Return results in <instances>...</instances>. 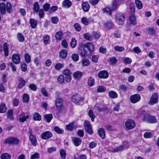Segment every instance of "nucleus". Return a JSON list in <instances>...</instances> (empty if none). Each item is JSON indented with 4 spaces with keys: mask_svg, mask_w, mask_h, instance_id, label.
<instances>
[{
    "mask_svg": "<svg viewBox=\"0 0 159 159\" xmlns=\"http://www.w3.org/2000/svg\"><path fill=\"white\" fill-rule=\"evenodd\" d=\"M125 125L127 129L131 130L133 129L135 127V123L134 120L128 119L125 122Z\"/></svg>",
    "mask_w": 159,
    "mask_h": 159,
    "instance_id": "39448f33",
    "label": "nucleus"
},
{
    "mask_svg": "<svg viewBox=\"0 0 159 159\" xmlns=\"http://www.w3.org/2000/svg\"><path fill=\"white\" fill-rule=\"evenodd\" d=\"M94 83V79L91 77H90L88 80V84L90 87L93 86Z\"/></svg>",
    "mask_w": 159,
    "mask_h": 159,
    "instance_id": "a19ab883",
    "label": "nucleus"
},
{
    "mask_svg": "<svg viewBox=\"0 0 159 159\" xmlns=\"http://www.w3.org/2000/svg\"><path fill=\"white\" fill-rule=\"evenodd\" d=\"M25 80L22 78H20L19 80V84L18 86V88L19 89H21L25 84Z\"/></svg>",
    "mask_w": 159,
    "mask_h": 159,
    "instance_id": "4be33fe9",
    "label": "nucleus"
},
{
    "mask_svg": "<svg viewBox=\"0 0 159 159\" xmlns=\"http://www.w3.org/2000/svg\"><path fill=\"white\" fill-rule=\"evenodd\" d=\"M139 113L140 115V116L143 118V120L147 122L154 123L157 121L155 117L148 114L143 108H141L139 110Z\"/></svg>",
    "mask_w": 159,
    "mask_h": 159,
    "instance_id": "f257e3e1",
    "label": "nucleus"
},
{
    "mask_svg": "<svg viewBox=\"0 0 159 159\" xmlns=\"http://www.w3.org/2000/svg\"><path fill=\"white\" fill-rule=\"evenodd\" d=\"M81 21L83 24L86 25H89L90 22L89 19L85 17L82 18L81 20Z\"/></svg>",
    "mask_w": 159,
    "mask_h": 159,
    "instance_id": "cd10ccee",
    "label": "nucleus"
},
{
    "mask_svg": "<svg viewBox=\"0 0 159 159\" xmlns=\"http://www.w3.org/2000/svg\"><path fill=\"white\" fill-rule=\"evenodd\" d=\"M54 130L56 132L59 134H62L64 132V130L63 129L60 128L57 126L55 127Z\"/></svg>",
    "mask_w": 159,
    "mask_h": 159,
    "instance_id": "4d7b16f0",
    "label": "nucleus"
},
{
    "mask_svg": "<svg viewBox=\"0 0 159 159\" xmlns=\"http://www.w3.org/2000/svg\"><path fill=\"white\" fill-rule=\"evenodd\" d=\"M56 39L58 40H61L63 38V33L61 31H59L56 32L55 35Z\"/></svg>",
    "mask_w": 159,
    "mask_h": 159,
    "instance_id": "c756f323",
    "label": "nucleus"
},
{
    "mask_svg": "<svg viewBox=\"0 0 159 159\" xmlns=\"http://www.w3.org/2000/svg\"><path fill=\"white\" fill-rule=\"evenodd\" d=\"M125 20L124 15L121 13H119L116 15V21L118 24L122 25Z\"/></svg>",
    "mask_w": 159,
    "mask_h": 159,
    "instance_id": "20e7f679",
    "label": "nucleus"
},
{
    "mask_svg": "<svg viewBox=\"0 0 159 159\" xmlns=\"http://www.w3.org/2000/svg\"><path fill=\"white\" fill-rule=\"evenodd\" d=\"M29 139L32 144L33 146H36L37 144V140L35 136L34 135H29Z\"/></svg>",
    "mask_w": 159,
    "mask_h": 159,
    "instance_id": "a211bd4d",
    "label": "nucleus"
},
{
    "mask_svg": "<svg viewBox=\"0 0 159 159\" xmlns=\"http://www.w3.org/2000/svg\"><path fill=\"white\" fill-rule=\"evenodd\" d=\"M73 75L75 79L78 80L82 76V73L79 71H76L74 73Z\"/></svg>",
    "mask_w": 159,
    "mask_h": 159,
    "instance_id": "72a5a7b5",
    "label": "nucleus"
},
{
    "mask_svg": "<svg viewBox=\"0 0 159 159\" xmlns=\"http://www.w3.org/2000/svg\"><path fill=\"white\" fill-rule=\"evenodd\" d=\"M39 9V5L38 3L35 2L33 5V9L34 11L36 13H38Z\"/></svg>",
    "mask_w": 159,
    "mask_h": 159,
    "instance_id": "37998d69",
    "label": "nucleus"
},
{
    "mask_svg": "<svg viewBox=\"0 0 159 159\" xmlns=\"http://www.w3.org/2000/svg\"><path fill=\"white\" fill-rule=\"evenodd\" d=\"M70 45L72 48H74L76 47L77 45V41L75 38H72V39Z\"/></svg>",
    "mask_w": 159,
    "mask_h": 159,
    "instance_id": "8fccbe9b",
    "label": "nucleus"
},
{
    "mask_svg": "<svg viewBox=\"0 0 159 159\" xmlns=\"http://www.w3.org/2000/svg\"><path fill=\"white\" fill-rule=\"evenodd\" d=\"M6 9L8 13H10L12 10L11 6V3L7 2L6 6L5 4L3 2L0 4V11L2 15H4L6 13Z\"/></svg>",
    "mask_w": 159,
    "mask_h": 159,
    "instance_id": "f03ea898",
    "label": "nucleus"
},
{
    "mask_svg": "<svg viewBox=\"0 0 159 159\" xmlns=\"http://www.w3.org/2000/svg\"><path fill=\"white\" fill-rule=\"evenodd\" d=\"M141 99V97L139 94H135L132 95L130 98V102L133 103H135L139 102Z\"/></svg>",
    "mask_w": 159,
    "mask_h": 159,
    "instance_id": "1a4fd4ad",
    "label": "nucleus"
},
{
    "mask_svg": "<svg viewBox=\"0 0 159 159\" xmlns=\"http://www.w3.org/2000/svg\"><path fill=\"white\" fill-rule=\"evenodd\" d=\"M84 47L87 48L88 50L92 52L93 51L94 47L93 44L91 43H86L84 44Z\"/></svg>",
    "mask_w": 159,
    "mask_h": 159,
    "instance_id": "4468645a",
    "label": "nucleus"
},
{
    "mask_svg": "<svg viewBox=\"0 0 159 159\" xmlns=\"http://www.w3.org/2000/svg\"><path fill=\"white\" fill-rule=\"evenodd\" d=\"M25 59L27 63H29L31 61V57L28 53H26L25 56Z\"/></svg>",
    "mask_w": 159,
    "mask_h": 159,
    "instance_id": "6e6d98bb",
    "label": "nucleus"
},
{
    "mask_svg": "<svg viewBox=\"0 0 159 159\" xmlns=\"http://www.w3.org/2000/svg\"><path fill=\"white\" fill-rule=\"evenodd\" d=\"M74 26L75 30L78 32H80L81 30V27L80 25L78 23H75Z\"/></svg>",
    "mask_w": 159,
    "mask_h": 159,
    "instance_id": "49530a36",
    "label": "nucleus"
},
{
    "mask_svg": "<svg viewBox=\"0 0 159 159\" xmlns=\"http://www.w3.org/2000/svg\"><path fill=\"white\" fill-rule=\"evenodd\" d=\"M33 120H40L41 119V116L38 113L35 112L33 115Z\"/></svg>",
    "mask_w": 159,
    "mask_h": 159,
    "instance_id": "7c9ffc66",
    "label": "nucleus"
},
{
    "mask_svg": "<svg viewBox=\"0 0 159 159\" xmlns=\"http://www.w3.org/2000/svg\"><path fill=\"white\" fill-rule=\"evenodd\" d=\"M124 149H125L124 146L121 145L117 147L115 149H114L112 152H118L121 151Z\"/></svg>",
    "mask_w": 159,
    "mask_h": 159,
    "instance_id": "de8ad7c7",
    "label": "nucleus"
},
{
    "mask_svg": "<svg viewBox=\"0 0 159 159\" xmlns=\"http://www.w3.org/2000/svg\"><path fill=\"white\" fill-rule=\"evenodd\" d=\"M129 20L130 24L134 25L136 24V20L134 15H131L129 16Z\"/></svg>",
    "mask_w": 159,
    "mask_h": 159,
    "instance_id": "412c9836",
    "label": "nucleus"
},
{
    "mask_svg": "<svg viewBox=\"0 0 159 159\" xmlns=\"http://www.w3.org/2000/svg\"><path fill=\"white\" fill-rule=\"evenodd\" d=\"M71 58L74 61H76L79 59L78 55L77 54H73L71 56Z\"/></svg>",
    "mask_w": 159,
    "mask_h": 159,
    "instance_id": "052dcab7",
    "label": "nucleus"
},
{
    "mask_svg": "<svg viewBox=\"0 0 159 159\" xmlns=\"http://www.w3.org/2000/svg\"><path fill=\"white\" fill-rule=\"evenodd\" d=\"M82 99L79 94H75L73 96L72 98V101L75 103H79Z\"/></svg>",
    "mask_w": 159,
    "mask_h": 159,
    "instance_id": "ddd939ff",
    "label": "nucleus"
},
{
    "mask_svg": "<svg viewBox=\"0 0 159 159\" xmlns=\"http://www.w3.org/2000/svg\"><path fill=\"white\" fill-rule=\"evenodd\" d=\"M82 8L83 11L85 12L88 11L89 9L90 6L88 3L85 2L82 3Z\"/></svg>",
    "mask_w": 159,
    "mask_h": 159,
    "instance_id": "aec40b11",
    "label": "nucleus"
},
{
    "mask_svg": "<svg viewBox=\"0 0 159 159\" xmlns=\"http://www.w3.org/2000/svg\"><path fill=\"white\" fill-rule=\"evenodd\" d=\"M88 115L89 117L91 118V120L93 122L94 121V120L95 118V116L94 114L93 111L90 110L88 112Z\"/></svg>",
    "mask_w": 159,
    "mask_h": 159,
    "instance_id": "ea45409f",
    "label": "nucleus"
},
{
    "mask_svg": "<svg viewBox=\"0 0 159 159\" xmlns=\"http://www.w3.org/2000/svg\"><path fill=\"white\" fill-rule=\"evenodd\" d=\"M143 136L146 139L151 138L153 136V134L150 132H146L144 134Z\"/></svg>",
    "mask_w": 159,
    "mask_h": 159,
    "instance_id": "864d4df0",
    "label": "nucleus"
},
{
    "mask_svg": "<svg viewBox=\"0 0 159 159\" xmlns=\"http://www.w3.org/2000/svg\"><path fill=\"white\" fill-rule=\"evenodd\" d=\"M106 88L103 86H99L97 89L98 92H104L106 91Z\"/></svg>",
    "mask_w": 159,
    "mask_h": 159,
    "instance_id": "13d9d810",
    "label": "nucleus"
},
{
    "mask_svg": "<svg viewBox=\"0 0 159 159\" xmlns=\"http://www.w3.org/2000/svg\"><path fill=\"white\" fill-rule=\"evenodd\" d=\"M49 39V36L48 35H46L44 36L43 40L45 45H47L50 43Z\"/></svg>",
    "mask_w": 159,
    "mask_h": 159,
    "instance_id": "79ce46f5",
    "label": "nucleus"
},
{
    "mask_svg": "<svg viewBox=\"0 0 159 159\" xmlns=\"http://www.w3.org/2000/svg\"><path fill=\"white\" fill-rule=\"evenodd\" d=\"M86 48L84 47V45H82L79 48V52L80 55L82 57H85L87 53V51L85 49Z\"/></svg>",
    "mask_w": 159,
    "mask_h": 159,
    "instance_id": "9d476101",
    "label": "nucleus"
},
{
    "mask_svg": "<svg viewBox=\"0 0 159 159\" xmlns=\"http://www.w3.org/2000/svg\"><path fill=\"white\" fill-rule=\"evenodd\" d=\"M7 118L11 120H13L14 117L13 116V111L12 110H9L7 112Z\"/></svg>",
    "mask_w": 159,
    "mask_h": 159,
    "instance_id": "f704fd0d",
    "label": "nucleus"
},
{
    "mask_svg": "<svg viewBox=\"0 0 159 159\" xmlns=\"http://www.w3.org/2000/svg\"><path fill=\"white\" fill-rule=\"evenodd\" d=\"M67 54V51L66 50H62L60 52L59 56L60 57L65 58L66 57Z\"/></svg>",
    "mask_w": 159,
    "mask_h": 159,
    "instance_id": "bb28decb",
    "label": "nucleus"
},
{
    "mask_svg": "<svg viewBox=\"0 0 159 159\" xmlns=\"http://www.w3.org/2000/svg\"><path fill=\"white\" fill-rule=\"evenodd\" d=\"M30 23L32 28L33 29L35 28L37 26V21L34 19H31Z\"/></svg>",
    "mask_w": 159,
    "mask_h": 159,
    "instance_id": "b1692460",
    "label": "nucleus"
},
{
    "mask_svg": "<svg viewBox=\"0 0 159 159\" xmlns=\"http://www.w3.org/2000/svg\"><path fill=\"white\" fill-rule=\"evenodd\" d=\"M52 134L49 131H46L43 133L41 134V138L43 139H48L52 137Z\"/></svg>",
    "mask_w": 159,
    "mask_h": 159,
    "instance_id": "9b49d317",
    "label": "nucleus"
},
{
    "mask_svg": "<svg viewBox=\"0 0 159 159\" xmlns=\"http://www.w3.org/2000/svg\"><path fill=\"white\" fill-rule=\"evenodd\" d=\"M17 37L18 40L20 42H23L25 40V38L24 35L20 33H18L17 35Z\"/></svg>",
    "mask_w": 159,
    "mask_h": 159,
    "instance_id": "58836bf2",
    "label": "nucleus"
},
{
    "mask_svg": "<svg viewBox=\"0 0 159 159\" xmlns=\"http://www.w3.org/2000/svg\"><path fill=\"white\" fill-rule=\"evenodd\" d=\"M18 117L20 121L21 122L23 123L29 118V116L27 113L22 112L19 115Z\"/></svg>",
    "mask_w": 159,
    "mask_h": 159,
    "instance_id": "0eeeda50",
    "label": "nucleus"
},
{
    "mask_svg": "<svg viewBox=\"0 0 159 159\" xmlns=\"http://www.w3.org/2000/svg\"><path fill=\"white\" fill-rule=\"evenodd\" d=\"M114 49L115 50L118 52H122L125 50V48L123 47L116 46L114 47Z\"/></svg>",
    "mask_w": 159,
    "mask_h": 159,
    "instance_id": "3c124183",
    "label": "nucleus"
},
{
    "mask_svg": "<svg viewBox=\"0 0 159 159\" xmlns=\"http://www.w3.org/2000/svg\"><path fill=\"white\" fill-rule=\"evenodd\" d=\"M64 77L62 75H60L57 78L58 81L61 84L64 82Z\"/></svg>",
    "mask_w": 159,
    "mask_h": 159,
    "instance_id": "774afa93",
    "label": "nucleus"
},
{
    "mask_svg": "<svg viewBox=\"0 0 159 159\" xmlns=\"http://www.w3.org/2000/svg\"><path fill=\"white\" fill-rule=\"evenodd\" d=\"M3 49L5 56L7 57L8 55L9 51L7 44L6 43H4L3 44Z\"/></svg>",
    "mask_w": 159,
    "mask_h": 159,
    "instance_id": "5701e85b",
    "label": "nucleus"
},
{
    "mask_svg": "<svg viewBox=\"0 0 159 159\" xmlns=\"http://www.w3.org/2000/svg\"><path fill=\"white\" fill-rule=\"evenodd\" d=\"M40 157L39 154L37 152H36L32 155L30 157L31 159H39Z\"/></svg>",
    "mask_w": 159,
    "mask_h": 159,
    "instance_id": "bf43d9fd",
    "label": "nucleus"
},
{
    "mask_svg": "<svg viewBox=\"0 0 159 159\" xmlns=\"http://www.w3.org/2000/svg\"><path fill=\"white\" fill-rule=\"evenodd\" d=\"M98 76L100 78L105 79L108 77V74L107 71L103 70L99 72L98 73Z\"/></svg>",
    "mask_w": 159,
    "mask_h": 159,
    "instance_id": "2eb2a0df",
    "label": "nucleus"
},
{
    "mask_svg": "<svg viewBox=\"0 0 159 159\" xmlns=\"http://www.w3.org/2000/svg\"><path fill=\"white\" fill-rule=\"evenodd\" d=\"M19 140L15 138H9L6 139L4 141V143L8 144L9 145H16L19 143Z\"/></svg>",
    "mask_w": 159,
    "mask_h": 159,
    "instance_id": "7ed1b4c3",
    "label": "nucleus"
},
{
    "mask_svg": "<svg viewBox=\"0 0 159 159\" xmlns=\"http://www.w3.org/2000/svg\"><path fill=\"white\" fill-rule=\"evenodd\" d=\"M98 133L99 136L102 139H104L105 138V134L103 129L102 128L99 129Z\"/></svg>",
    "mask_w": 159,
    "mask_h": 159,
    "instance_id": "a878e982",
    "label": "nucleus"
},
{
    "mask_svg": "<svg viewBox=\"0 0 159 159\" xmlns=\"http://www.w3.org/2000/svg\"><path fill=\"white\" fill-rule=\"evenodd\" d=\"M7 107L4 103H2L0 105V113L5 112L6 110Z\"/></svg>",
    "mask_w": 159,
    "mask_h": 159,
    "instance_id": "c9c22d12",
    "label": "nucleus"
},
{
    "mask_svg": "<svg viewBox=\"0 0 159 159\" xmlns=\"http://www.w3.org/2000/svg\"><path fill=\"white\" fill-rule=\"evenodd\" d=\"M63 67L62 64L58 63L55 66V68L57 70H59Z\"/></svg>",
    "mask_w": 159,
    "mask_h": 159,
    "instance_id": "69168bd1",
    "label": "nucleus"
},
{
    "mask_svg": "<svg viewBox=\"0 0 159 159\" xmlns=\"http://www.w3.org/2000/svg\"><path fill=\"white\" fill-rule=\"evenodd\" d=\"M13 62L16 64H18L20 62V58L19 55L14 54L12 57Z\"/></svg>",
    "mask_w": 159,
    "mask_h": 159,
    "instance_id": "f8f14e48",
    "label": "nucleus"
},
{
    "mask_svg": "<svg viewBox=\"0 0 159 159\" xmlns=\"http://www.w3.org/2000/svg\"><path fill=\"white\" fill-rule=\"evenodd\" d=\"M84 126L88 133L90 135L93 134V131L89 121L87 120H85L84 122Z\"/></svg>",
    "mask_w": 159,
    "mask_h": 159,
    "instance_id": "423d86ee",
    "label": "nucleus"
},
{
    "mask_svg": "<svg viewBox=\"0 0 159 159\" xmlns=\"http://www.w3.org/2000/svg\"><path fill=\"white\" fill-rule=\"evenodd\" d=\"M158 95L157 93H153L149 102V104L150 105H153L156 103L158 102Z\"/></svg>",
    "mask_w": 159,
    "mask_h": 159,
    "instance_id": "6e6552de",
    "label": "nucleus"
},
{
    "mask_svg": "<svg viewBox=\"0 0 159 159\" xmlns=\"http://www.w3.org/2000/svg\"><path fill=\"white\" fill-rule=\"evenodd\" d=\"M72 141L76 146H79L81 144L82 142V141L80 138L76 137L73 138Z\"/></svg>",
    "mask_w": 159,
    "mask_h": 159,
    "instance_id": "6ab92c4d",
    "label": "nucleus"
},
{
    "mask_svg": "<svg viewBox=\"0 0 159 159\" xmlns=\"http://www.w3.org/2000/svg\"><path fill=\"white\" fill-rule=\"evenodd\" d=\"M29 88L33 91H35L37 90V87L34 84H31L29 85Z\"/></svg>",
    "mask_w": 159,
    "mask_h": 159,
    "instance_id": "0e129e2a",
    "label": "nucleus"
},
{
    "mask_svg": "<svg viewBox=\"0 0 159 159\" xmlns=\"http://www.w3.org/2000/svg\"><path fill=\"white\" fill-rule=\"evenodd\" d=\"M147 31L149 34L152 35H155L156 34L155 30L153 28H148V29Z\"/></svg>",
    "mask_w": 159,
    "mask_h": 159,
    "instance_id": "a18cd8bd",
    "label": "nucleus"
},
{
    "mask_svg": "<svg viewBox=\"0 0 159 159\" xmlns=\"http://www.w3.org/2000/svg\"><path fill=\"white\" fill-rule=\"evenodd\" d=\"M109 95L112 98H116L118 97L117 94L113 91H111L109 92Z\"/></svg>",
    "mask_w": 159,
    "mask_h": 159,
    "instance_id": "473e14b6",
    "label": "nucleus"
},
{
    "mask_svg": "<svg viewBox=\"0 0 159 159\" xmlns=\"http://www.w3.org/2000/svg\"><path fill=\"white\" fill-rule=\"evenodd\" d=\"M81 64L82 66H87L90 64L89 60L86 58H84L81 61Z\"/></svg>",
    "mask_w": 159,
    "mask_h": 159,
    "instance_id": "c85d7f7f",
    "label": "nucleus"
},
{
    "mask_svg": "<svg viewBox=\"0 0 159 159\" xmlns=\"http://www.w3.org/2000/svg\"><path fill=\"white\" fill-rule=\"evenodd\" d=\"M52 118V115L51 114H46L44 116L45 120L48 123H49L50 122Z\"/></svg>",
    "mask_w": 159,
    "mask_h": 159,
    "instance_id": "e433bc0d",
    "label": "nucleus"
},
{
    "mask_svg": "<svg viewBox=\"0 0 159 159\" xmlns=\"http://www.w3.org/2000/svg\"><path fill=\"white\" fill-rule=\"evenodd\" d=\"M59 153H60V157L61 159H65L66 157V151L63 149H61L59 150Z\"/></svg>",
    "mask_w": 159,
    "mask_h": 159,
    "instance_id": "393cba45",
    "label": "nucleus"
},
{
    "mask_svg": "<svg viewBox=\"0 0 159 159\" xmlns=\"http://www.w3.org/2000/svg\"><path fill=\"white\" fill-rule=\"evenodd\" d=\"M11 156L10 154L7 153H5L2 154L1 159H10Z\"/></svg>",
    "mask_w": 159,
    "mask_h": 159,
    "instance_id": "4c0bfd02",
    "label": "nucleus"
},
{
    "mask_svg": "<svg viewBox=\"0 0 159 159\" xmlns=\"http://www.w3.org/2000/svg\"><path fill=\"white\" fill-rule=\"evenodd\" d=\"M103 10L104 12H106L107 13H109L110 14L112 11L111 9V7H106L103 8Z\"/></svg>",
    "mask_w": 159,
    "mask_h": 159,
    "instance_id": "338daca9",
    "label": "nucleus"
},
{
    "mask_svg": "<svg viewBox=\"0 0 159 159\" xmlns=\"http://www.w3.org/2000/svg\"><path fill=\"white\" fill-rule=\"evenodd\" d=\"M72 5L71 2L69 0H65L63 1L62 3V6L65 8H69Z\"/></svg>",
    "mask_w": 159,
    "mask_h": 159,
    "instance_id": "f3484780",
    "label": "nucleus"
},
{
    "mask_svg": "<svg viewBox=\"0 0 159 159\" xmlns=\"http://www.w3.org/2000/svg\"><path fill=\"white\" fill-rule=\"evenodd\" d=\"M29 100V97L27 94H24L23 96V101L24 103H28Z\"/></svg>",
    "mask_w": 159,
    "mask_h": 159,
    "instance_id": "c03bdc74",
    "label": "nucleus"
},
{
    "mask_svg": "<svg viewBox=\"0 0 159 159\" xmlns=\"http://www.w3.org/2000/svg\"><path fill=\"white\" fill-rule=\"evenodd\" d=\"M118 6V4L117 2L115 1L113 2L111 8L112 11H114L117 8Z\"/></svg>",
    "mask_w": 159,
    "mask_h": 159,
    "instance_id": "603ef678",
    "label": "nucleus"
},
{
    "mask_svg": "<svg viewBox=\"0 0 159 159\" xmlns=\"http://www.w3.org/2000/svg\"><path fill=\"white\" fill-rule=\"evenodd\" d=\"M51 22L53 24H57L59 21L58 18L57 16L52 17L51 18Z\"/></svg>",
    "mask_w": 159,
    "mask_h": 159,
    "instance_id": "e2e57ef3",
    "label": "nucleus"
},
{
    "mask_svg": "<svg viewBox=\"0 0 159 159\" xmlns=\"http://www.w3.org/2000/svg\"><path fill=\"white\" fill-rule=\"evenodd\" d=\"M62 103L63 100L60 98L57 99L56 101V107L60 110L62 109Z\"/></svg>",
    "mask_w": 159,
    "mask_h": 159,
    "instance_id": "dca6fc26",
    "label": "nucleus"
},
{
    "mask_svg": "<svg viewBox=\"0 0 159 159\" xmlns=\"http://www.w3.org/2000/svg\"><path fill=\"white\" fill-rule=\"evenodd\" d=\"M130 11L131 15H134L135 13V7L133 3L130 4Z\"/></svg>",
    "mask_w": 159,
    "mask_h": 159,
    "instance_id": "5fc2aeb1",
    "label": "nucleus"
},
{
    "mask_svg": "<svg viewBox=\"0 0 159 159\" xmlns=\"http://www.w3.org/2000/svg\"><path fill=\"white\" fill-rule=\"evenodd\" d=\"M84 38L88 40L92 41L93 39V37L89 33H86L84 34Z\"/></svg>",
    "mask_w": 159,
    "mask_h": 159,
    "instance_id": "09e8293b",
    "label": "nucleus"
},
{
    "mask_svg": "<svg viewBox=\"0 0 159 159\" xmlns=\"http://www.w3.org/2000/svg\"><path fill=\"white\" fill-rule=\"evenodd\" d=\"M135 3L136 7L139 9H141L143 7V5L141 1L140 0H135Z\"/></svg>",
    "mask_w": 159,
    "mask_h": 159,
    "instance_id": "2f4dec72",
    "label": "nucleus"
},
{
    "mask_svg": "<svg viewBox=\"0 0 159 159\" xmlns=\"http://www.w3.org/2000/svg\"><path fill=\"white\" fill-rule=\"evenodd\" d=\"M74 126V124L72 123H70L68 125H66V129L69 130H71Z\"/></svg>",
    "mask_w": 159,
    "mask_h": 159,
    "instance_id": "680f3d73",
    "label": "nucleus"
}]
</instances>
